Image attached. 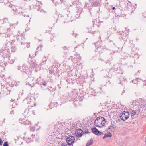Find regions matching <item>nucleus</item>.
I'll use <instances>...</instances> for the list:
<instances>
[{"instance_id": "29", "label": "nucleus", "mask_w": 146, "mask_h": 146, "mask_svg": "<svg viewBox=\"0 0 146 146\" xmlns=\"http://www.w3.org/2000/svg\"><path fill=\"white\" fill-rule=\"evenodd\" d=\"M144 13H143V16L144 17H146V16H145L144 15Z\"/></svg>"}, {"instance_id": "14", "label": "nucleus", "mask_w": 146, "mask_h": 146, "mask_svg": "<svg viewBox=\"0 0 146 146\" xmlns=\"http://www.w3.org/2000/svg\"><path fill=\"white\" fill-rule=\"evenodd\" d=\"M112 136V134L110 133H109V134L106 133L104 134V136L103 137V139H104L108 137H111Z\"/></svg>"}, {"instance_id": "13", "label": "nucleus", "mask_w": 146, "mask_h": 146, "mask_svg": "<svg viewBox=\"0 0 146 146\" xmlns=\"http://www.w3.org/2000/svg\"><path fill=\"white\" fill-rule=\"evenodd\" d=\"M27 68V66H26L25 65H23L22 67V70H21V71L22 72H25Z\"/></svg>"}, {"instance_id": "2", "label": "nucleus", "mask_w": 146, "mask_h": 146, "mask_svg": "<svg viewBox=\"0 0 146 146\" xmlns=\"http://www.w3.org/2000/svg\"><path fill=\"white\" fill-rule=\"evenodd\" d=\"M129 115L128 112L124 111L120 115V117L122 120L125 121L129 118Z\"/></svg>"}, {"instance_id": "24", "label": "nucleus", "mask_w": 146, "mask_h": 146, "mask_svg": "<svg viewBox=\"0 0 146 146\" xmlns=\"http://www.w3.org/2000/svg\"><path fill=\"white\" fill-rule=\"evenodd\" d=\"M18 70H21L22 69V67L21 66H18Z\"/></svg>"}, {"instance_id": "15", "label": "nucleus", "mask_w": 146, "mask_h": 146, "mask_svg": "<svg viewBox=\"0 0 146 146\" xmlns=\"http://www.w3.org/2000/svg\"><path fill=\"white\" fill-rule=\"evenodd\" d=\"M3 23H9V22L8 21V19L7 18H5L3 19Z\"/></svg>"}, {"instance_id": "9", "label": "nucleus", "mask_w": 146, "mask_h": 146, "mask_svg": "<svg viewBox=\"0 0 146 146\" xmlns=\"http://www.w3.org/2000/svg\"><path fill=\"white\" fill-rule=\"evenodd\" d=\"M56 104L55 102H51L48 106L45 107V109L47 110H49L53 108L54 107H56Z\"/></svg>"}, {"instance_id": "22", "label": "nucleus", "mask_w": 146, "mask_h": 146, "mask_svg": "<svg viewBox=\"0 0 146 146\" xmlns=\"http://www.w3.org/2000/svg\"><path fill=\"white\" fill-rule=\"evenodd\" d=\"M84 133H89V132L88 130H86L84 131Z\"/></svg>"}, {"instance_id": "32", "label": "nucleus", "mask_w": 146, "mask_h": 146, "mask_svg": "<svg viewBox=\"0 0 146 146\" xmlns=\"http://www.w3.org/2000/svg\"><path fill=\"white\" fill-rule=\"evenodd\" d=\"M145 142H146V139H145Z\"/></svg>"}, {"instance_id": "20", "label": "nucleus", "mask_w": 146, "mask_h": 146, "mask_svg": "<svg viewBox=\"0 0 146 146\" xmlns=\"http://www.w3.org/2000/svg\"><path fill=\"white\" fill-rule=\"evenodd\" d=\"M8 143L7 142H5L4 143L3 146H8Z\"/></svg>"}, {"instance_id": "25", "label": "nucleus", "mask_w": 146, "mask_h": 146, "mask_svg": "<svg viewBox=\"0 0 146 146\" xmlns=\"http://www.w3.org/2000/svg\"><path fill=\"white\" fill-rule=\"evenodd\" d=\"M10 114H14V111L13 110H12L10 112Z\"/></svg>"}, {"instance_id": "16", "label": "nucleus", "mask_w": 146, "mask_h": 146, "mask_svg": "<svg viewBox=\"0 0 146 146\" xmlns=\"http://www.w3.org/2000/svg\"><path fill=\"white\" fill-rule=\"evenodd\" d=\"M70 145L66 142L63 143L61 146H70Z\"/></svg>"}, {"instance_id": "11", "label": "nucleus", "mask_w": 146, "mask_h": 146, "mask_svg": "<svg viewBox=\"0 0 146 146\" xmlns=\"http://www.w3.org/2000/svg\"><path fill=\"white\" fill-rule=\"evenodd\" d=\"M100 3V2L99 0L94 1H93L92 3V5L96 7Z\"/></svg>"}, {"instance_id": "18", "label": "nucleus", "mask_w": 146, "mask_h": 146, "mask_svg": "<svg viewBox=\"0 0 146 146\" xmlns=\"http://www.w3.org/2000/svg\"><path fill=\"white\" fill-rule=\"evenodd\" d=\"M136 114V111H135L133 110L131 113V116H134Z\"/></svg>"}, {"instance_id": "21", "label": "nucleus", "mask_w": 146, "mask_h": 146, "mask_svg": "<svg viewBox=\"0 0 146 146\" xmlns=\"http://www.w3.org/2000/svg\"><path fill=\"white\" fill-rule=\"evenodd\" d=\"M3 142L2 140L0 138V145H2V143Z\"/></svg>"}, {"instance_id": "23", "label": "nucleus", "mask_w": 146, "mask_h": 146, "mask_svg": "<svg viewBox=\"0 0 146 146\" xmlns=\"http://www.w3.org/2000/svg\"><path fill=\"white\" fill-rule=\"evenodd\" d=\"M42 84L44 86H46V85L47 83L46 82H44Z\"/></svg>"}, {"instance_id": "6", "label": "nucleus", "mask_w": 146, "mask_h": 146, "mask_svg": "<svg viewBox=\"0 0 146 146\" xmlns=\"http://www.w3.org/2000/svg\"><path fill=\"white\" fill-rule=\"evenodd\" d=\"M83 133V131L80 129H77L75 131V134L77 137H80L82 136Z\"/></svg>"}, {"instance_id": "12", "label": "nucleus", "mask_w": 146, "mask_h": 146, "mask_svg": "<svg viewBox=\"0 0 146 146\" xmlns=\"http://www.w3.org/2000/svg\"><path fill=\"white\" fill-rule=\"evenodd\" d=\"M93 143V140L92 139H90L88 141L86 146H89Z\"/></svg>"}, {"instance_id": "30", "label": "nucleus", "mask_w": 146, "mask_h": 146, "mask_svg": "<svg viewBox=\"0 0 146 146\" xmlns=\"http://www.w3.org/2000/svg\"><path fill=\"white\" fill-rule=\"evenodd\" d=\"M18 23V21H17L16 23V25H17Z\"/></svg>"}, {"instance_id": "3", "label": "nucleus", "mask_w": 146, "mask_h": 146, "mask_svg": "<svg viewBox=\"0 0 146 146\" xmlns=\"http://www.w3.org/2000/svg\"><path fill=\"white\" fill-rule=\"evenodd\" d=\"M94 26V22L93 21H92L89 24L88 27L89 30L88 32L93 34L95 33L96 31L95 30Z\"/></svg>"}, {"instance_id": "10", "label": "nucleus", "mask_w": 146, "mask_h": 146, "mask_svg": "<svg viewBox=\"0 0 146 146\" xmlns=\"http://www.w3.org/2000/svg\"><path fill=\"white\" fill-rule=\"evenodd\" d=\"M92 133L96 135H100L101 134V132L99 131L96 127L92 128Z\"/></svg>"}, {"instance_id": "8", "label": "nucleus", "mask_w": 146, "mask_h": 146, "mask_svg": "<svg viewBox=\"0 0 146 146\" xmlns=\"http://www.w3.org/2000/svg\"><path fill=\"white\" fill-rule=\"evenodd\" d=\"M75 140V138L73 136H70L66 139V142L70 145L73 143Z\"/></svg>"}, {"instance_id": "28", "label": "nucleus", "mask_w": 146, "mask_h": 146, "mask_svg": "<svg viewBox=\"0 0 146 146\" xmlns=\"http://www.w3.org/2000/svg\"><path fill=\"white\" fill-rule=\"evenodd\" d=\"M115 9V7H112V9H113V10H114V9Z\"/></svg>"}, {"instance_id": "26", "label": "nucleus", "mask_w": 146, "mask_h": 146, "mask_svg": "<svg viewBox=\"0 0 146 146\" xmlns=\"http://www.w3.org/2000/svg\"><path fill=\"white\" fill-rule=\"evenodd\" d=\"M63 49L64 50H66L68 49L66 47H64L63 48Z\"/></svg>"}, {"instance_id": "1", "label": "nucleus", "mask_w": 146, "mask_h": 146, "mask_svg": "<svg viewBox=\"0 0 146 146\" xmlns=\"http://www.w3.org/2000/svg\"><path fill=\"white\" fill-rule=\"evenodd\" d=\"M94 123L95 125L97 127H101L104 126L106 120L103 117H99L96 118Z\"/></svg>"}, {"instance_id": "4", "label": "nucleus", "mask_w": 146, "mask_h": 146, "mask_svg": "<svg viewBox=\"0 0 146 146\" xmlns=\"http://www.w3.org/2000/svg\"><path fill=\"white\" fill-rule=\"evenodd\" d=\"M38 80L37 78L34 77L30 78H29V81L28 83L30 84V86H33L35 84H37Z\"/></svg>"}, {"instance_id": "17", "label": "nucleus", "mask_w": 146, "mask_h": 146, "mask_svg": "<svg viewBox=\"0 0 146 146\" xmlns=\"http://www.w3.org/2000/svg\"><path fill=\"white\" fill-rule=\"evenodd\" d=\"M114 126L113 125H111L108 127V130H112L114 129Z\"/></svg>"}, {"instance_id": "5", "label": "nucleus", "mask_w": 146, "mask_h": 146, "mask_svg": "<svg viewBox=\"0 0 146 146\" xmlns=\"http://www.w3.org/2000/svg\"><path fill=\"white\" fill-rule=\"evenodd\" d=\"M57 66H56V65H53L52 68L51 69L49 70V72L51 74H55V73H57Z\"/></svg>"}, {"instance_id": "27", "label": "nucleus", "mask_w": 146, "mask_h": 146, "mask_svg": "<svg viewBox=\"0 0 146 146\" xmlns=\"http://www.w3.org/2000/svg\"><path fill=\"white\" fill-rule=\"evenodd\" d=\"M32 106H28V108L29 109H30V108H31V107H32Z\"/></svg>"}, {"instance_id": "19", "label": "nucleus", "mask_w": 146, "mask_h": 146, "mask_svg": "<svg viewBox=\"0 0 146 146\" xmlns=\"http://www.w3.org/2000/svg\"><path fill=\"white\" fill-rule=\"evenodd\" d=\"M17 11H18L19 13L23 12L22 9L21 8H19V9H17Z\"/></svg>"}, {"instance_id": "7", "label": "nucleus", "mask_w": 146, "mask_h": 146, "mask_svg": "<svg viewBox=\"0 0 146 146\" xmlns=\"http://www.w3.org/2000/svg\"><path fill=\"white\" fill-rule=\"evenodd\" d=\"M29 62L31 67L35 68L37 66V64L36 62V61L33 58H31Z\"/></svg>"}, {"instance_id": "31", "label": "nucleus", "mask_w": 146, "mask_h": 146, "mask_svg": "<svg viewBox=\"0 0 146 146\" xmlns=\"http://www.w3.org/2000/svg\"><path fill=\"white\" fill-rule=\"evenodd\" d=\"M120 119H118V121H120Z\"/></svg>"}]
</instances>
